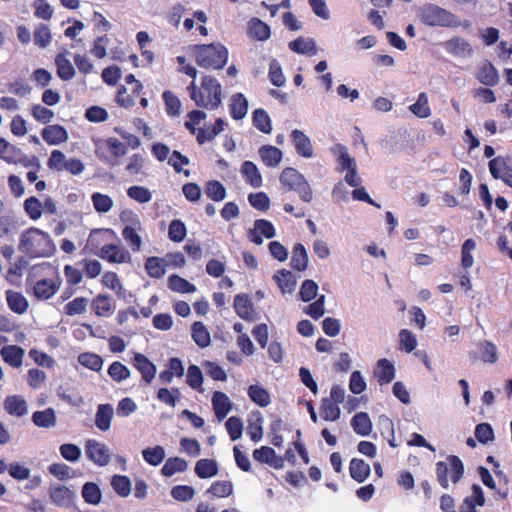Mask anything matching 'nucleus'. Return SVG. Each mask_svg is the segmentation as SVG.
Wrapping results in <instances>:
<instances>
[{"label": "nucleus", "mask_w": 512, "mask_h": 512, "mask_svg": "<svg viewBox=\"0 0 512 512\" xmlns=\"http://www.w3.org/2000/svg\"><path fill=\"white\" fill-rule=\"evenodd\" d=\"M236 314L246 321H253L255 318V311L253 302L247 294H238L234 298L233 303Z\"/></svg>", "instance_id": "13"}, {"label": "nucleus", "mask_w": 512, "mask_h": 512, "mask_svg": "<svg viewBox=\"0 0 512 512\" xmlns=\"http://www.w3.org/2000/svg\"><path fill=\"white\" fill-rule=\"evenodd\" d=\"M211 401L215 416L218 420H223L232 409L229 397L222 391H215Z\"/></svg>", "instance_id": "19"}, {"label": "nucleus", "mask_w": 512, "mask_h": 512, "mask_svg": "<svg viewBox=\"0 0 512 512\" xmlns=\"http://www.w3.org/2000/svg\"><path fill=\"white\" fill-rule=\"evenodd\" d=\"M241 174L247 184L253 188H259L262 185L263 179L257 166L252 161H244L241 165Z\"/></svg>", "instance_id": "24"}, {"label": "nucleus", "mask_w": 512, "mask_h": 512, "mask_svg": "<svg viewBox=\"0 0 512 512\" xmlns=\"http://www.w3.org/2000/svg\"><path fill=\"white\" fill-rule=\"evenodd\" d=\"M289 48L298 54H315L316 44L312 39L298 37L289 43Z\"/></svg>", "instance_id": "49"}, {"label": "nucleus", "mask_w": 512, "mask_h": 512, "mask_svg": "<svg viewBox=\"0 0 512 512\" xmlns=\"http://www.w3.org/2000/svg\"><path fill=\"white\" fill-rule=\"evenodd\" d=\"M374 376L380 385L389 384L395 377V367L388 359H380L374 368Z\"/></svg>", "instance_id": "16"}, {"label": "nucleus", "mask_w": 512, "mask_h": 512, "mask_svg": "<svg viewBox=\"0 0 512 512\" xmlns=\"http://www.w3.org/2000/svg\"><path fill=\"white\" fill-rule=\"evenodd\" d=\"M351 426L360 436H368L372 431V422L366 412L356 413L351 419Z\"/></svg>", "instance_id": "31"}, {"label": "nucleus", "mask_w": 512, "mask_h": 512, "mask_svg": "<svg viewBox=\"0 0 512 512\" xmlns=\"http://www.w3.org/2000/svg\"><path fill=\"white\" fill-rule=\"evenodd\" d=\"M33 423L42 428H50L56 424V415L52 408L35 411L32 415Z\"/></svg>", "instance_id": "41"}, {"label": "nucleus", "mask_w": 512, "mask_h": 512, "mask_svg": "<svg viewBox=\"0 0 512 512\" xmlns=\"http://www.w3.org/2000/svg\"><path fill=\"white\" fill-rule=\"evenodd\" d=\"M207 493L212 494L214 497L225 498L233 493V484L231 481L218 480L211 484Z\"/></svg>", "instance_id": "51"}, {"label": "nucleus", "mask_w": 512, "mask_h": 512, "mask_svg": "<svg viewBox=\"0 0 512 512\" xmlns=\"http://www.w3.org/2000/svg\"><path fill=\"white\" fill-rule=\"evenodd\" d=\"M107 372L112 380L118 383L130 377V370L120 361L112 362Z\"/></svg>", "instance_id": "56"}, {"label": "nucleus", "mask_w": 512, "mask_h": 512, "mask_svg": "<svg viewBox=\"0 0 512 512\" xmlns=\"http://www.w3.org/2000/svg\"><path fill=\"white\" fill-rule=\"evenodd\" d=\"M5 411L12 416L23 417L27 414V403L20 395L7 396L4 400Z\"/></svg>", "instance_id": "22"}, {"label": "nucleus", "mask_w": 512, "mask_h": 512, "mask_svg": "<svg viewBox=\"0 0 512 512\" xmlns=\"http://www.w3.org/2000/svg\"><path fill=\"white\" fill-rule=\"evenodd\" d=\"M18 248L29 258L49 257L55 252V245L48 233L36 227L24 230Z\"/></svg>", "instance_id": "1"}, {"label": "nucleus", "mask_w": 512, "mask_h": 512, "mask_svg": "<svg viewBox=\"0 0 512 512\" xmlns=\"http://www.w3.org/2000/svg\"><path fill=\"white\" fill-rule=\"evenodd\" d=\"M262 236L267 239L275 236V228L273 224L266 219H258L254 222V228L248 231L249 240L256 244L261 245L263 243Z\"/></svg>", "instance_id": "11"}, {"label": "nucleus", "mask_w": 512, "mask_h": 512, "mask_svg": "<svg viewBox=\"0 0 512 512\" xmlns=\"http://www.w3.org/2000/svg\"><path fill=\"white\" fill-rule=\"evenodd\" d=\"M476 78L480 83L489 87L495 86L499 82L497 69L489 61H486L479 67Z\"/></svg>", "instance_id": "21"}, {"label": "nucleus", "mask_w": 512, "mask_h": 512, "mask_svg": "<svg viewBox=\"0 0 512 512\" xmlns=\"http://www.w3.org/2000/svg\"><path fill=\"white\" fill-rule=\"evenodd\" d=\"M248 111V102L242 93L232 95L229 105V112L234 120H241Z\"/></svg>", "instance_id": "26"}, {"label": "nucleus", "mask_w": 512, "mask_h": 512, "mask_svg": "<svg viewBox=\"0 0 512 512\" xmlns=\"http://www.w3.org/2000/svg\"><path fill=\"white\" fill-rule=\"evenodd\" d=\"M111 486L120 497H127L131 492V481L125 475H114L111 479Z\"/></svg>", "instance_id": "53"}, {"label": "nucleus", "mask_w": 512, "mask_h": 512, "mask_svg": "<svg viewBox=\"0 0 512 512\" xmlns=\"http://www.w3.org/2000/svg\"><path fill=\"white\" fill-rule=\"evenodd\" d=\"M350 476L358 483H363L370 475L371 469L363 459L353 458L349 465Z\"/></svg>", "instance_id": "27"}, {"label": "nucleus", "mask_w": 512, "mask_h": 512, "mask_svg": "<svg viewBox=\"0 0 512 512\" xmlns=\"http://www.w3.org/2000/svg\"><path fill=\"white\" fill-rule=\"evenodd\" d=\"M62 279L59 274L52 278H44L37 280L32 287V295L40 301L52 298L60 289Z\"/></svg>", "instance_id": "8"}, {"label": "nucleus", "mask_w": 512, "mask_h": 512, "mask_svg": "<svg viewBox=\"0 0 512 512\" xmlns=\"http://www.w3.org/2000/svg\"><path fill=\"white\" fill-rule=\"evenodd\" d=\"M191 336L194 342L201 348H205L210 345V333L206 326L200 321L193 323Z\"/></svg>", "instance_id": "37"}, {"label": "nucleus", "mask_w": 512, "mask_h": 512, "mask_svg": "<svg viewBox=\"0 0 512 512\" xmlns=\"http://www.w3.org/2000/svg\"><path fill=\"white\" fill-rule=\"evenodd\" d=\"M133 365L141 373L145 383L150 384L153 381L156 375V366L145 355L135 353Z\"/></svg>", "instance_id": "14"}, {"label": "nucleus", "mask_w": 512, "mask_h": 512, "mask_svg": "<svg viewBox=\"0 0 512 512\" xmlns=\"http://www.w3.org/2000/svg\"><path fill=\"white\" fill-rule=\"evenodd\" d=\"M49 497L52 503L58 507H69L74 500V492L64 485L51 486Z\"/></svg>", "instance_id": "12"}, {"label": "nucleus", "mask_w": 512, "mask_h": 512, "mask_svg": "<svg viewBox=\"0 0 512 512\" xmlns=\"http://www.w3.org/2000/svg\"><path fill=\"white\" fill-rule=\"evenodd\" d=\"M187 235V229L184 224L179 219H174L170 222L168 227V237L171 241L175 243L182 242Z\"/></svg>", "instance_id": "54"}, {"label": "nucleus", "mask_w": 512, "mask_h": 512, "mask_svg": "<svg viewBox=\"0 0 512 512\" xmlns=\"http://www.w3.org/2000/svg\"><path fill=\"white\" fill-rule=\"evenodd\" d=\"M127 153V145L115 137L100 140L96 143L95 154L101 161L117 165L118 159Z\"/></svg>", "instance_id": "7"}, {"label": "nucleus", "mask_w": 512, "mask_h": 512, "mask_svg": "<svg viewBox=\"0 0 512 512\" xmlns=\"http://www.w3.org/2000/svg\"><path fill=\"white\" fill-rule=\"evenodd\" d=\"M57 76L63 81L71 80L75 75V69L64 54H57L55 57Z\"/></svg>", "instance_id": "35"}, {"label": "nucleus", "mask_w": 512, "mask_h": 512, "mask_svg": "<svg viewBox=\"0 0 512 512\" xmlns=\"http://www.w3.org/2000/svg\"><path fill=\"white\" fill-rule=\"evenodd\" d=\"M409 110L419 118H427L431 115L428 96L425 92L418 95L417 101L409 106Z\"/></svg>", "instance_id": "44"}, {"label": "nucleus", "mask_w": 512, "mask_h": 512, "mask_svg": "<svg viewBox=\"0 0 512 512\" xmlns=\"http://www.w3.org/2000/svg\"><path fill=\"white\" fill-rule=\"evenodd\" d=\"M122 236L133 252L140 251L142 246V239L135 228L131 226H125L122 230Z\"/></svg>", "instance_id": "60"}, {"label": "nucleus", "mask_w": 512, "mask_h": 512, "mask_svg": "<svg viewBox=\"0 0 512 512\" xmlns=\"http://www.w3.org/2000/svg\"><path fill=\"white\" fill-rule=\"evenodd\" d=\"M9 93L18 97H27L31 93V86L24 79H16L7 84Z\"/></svg>", "instance_id": "64"}, {"label": "nucleus", "mask_w": 512, "mask_h": 512, "mask_svg": "<svg viewBox=\"0 0 512 512\" xmlns=\"http://www.w3.org/2000/svg\"><path fill=\"white\" fill-rule=\"evenodd\" d=\"M419 16L423 24L431 27L457 28L462 25L458 16L436 4L424 5Z\"/></svg>", "instance_id": "5"}, {"label": "nucleus", "mask_w": 512, "mask_h": 512, "mask_svg": "<svg viewBox=\"0 0 512 512\" xmlns=\"http://www.w3.org/2000/svg\"><path fill=\"white\" fill-rule=\"evenodd\" d=\"M88 300L85 297H76L64 307V313L68 316L80 315L86 311Z\"/></svg>", "instance_id": "62"}, {"label": "nucleus", "mask_w": 512, "mask_h": 512, "mask_svg": "<svg viewBox=\"0 0 512 512\" xmlns=\"http://www.w3.org/2000/svg\"><path fill=\"white\" fill-rule=\"evenodd\" d=\"M205 194L211 200L220 202L226 197V189L221 182L211 180L206 183Z\"/></svg>", "instance_id": "52"}, {"label": "nucleus", "mask_w": 512, "mask_h": 512, "mask_svg": "<svg viewBox=\"0 0 512 512\" xmlns=\"http://www.w3.org/2000/svg\"><path fill=\"white\" fill-rule=\"evenodd\" d=\"M188 464L186 460L180 457H170L166 460L161 468V473L165 477H171L177 472H184L187 470Z\"/></svg>", "instance_id": "40"}, {"label": "nucleus", "mask_w": 512, "mask_h": 512, "mask_svg": "<svg viewBox=\"0 0 512 512\" xmlns=\"http://www.w3.org/2000/svg\"><path fill=\"white\" fill-rule=\"evenodd\" d=\"M3 360L12 367L19 368L22 365L24 350L17 345L4 346L1 349Z\"/></svg>", "instance_id": "29"}, {"label": "nucleus", "mask_w": 512, "mask_h": 512, "mask_svg": "<svg viewBox=\"0 0 512 512\" xmlns=\"http://www.w3.org/2000/svg\"><path fill=\"white\" fill-rule=\"evenodd\" d=\"M24 211L26 212V214L28 215V217L31 219V220H38L39 218H41L42 216V213H43V207H42V203L41 201L35 197V196H31L29 198H27L25 201H24Z\"/></svg>", "instance_id": "55"}, {"label": "nucleus", "mask_w": 512, "mask_h": 512, "mask_svg": "<svg viewBox=\"0 0 512 512\" xmlns=\"http://www.w3.org/2000/svg\"><path fill=\"white\" fill-rule=\"evenodd\" d=\"M191 51L197 65L205 69H222L228 61V50L221 43L193 45Z\"/></svg>", "instance_id": "4"}, {"label": "nucleus", "mask_w": 512, "mask_h": 512, "mask_svg": "<svg viewBox=\"0 0 512 512\" xmlns=\"http://www.w3.org/2000/svg\"><path fill=\"white\" fill-rule=\"evenodd\" d=\"M488 166L490 174L494 179H500L512 188V167L507 164L503 157L498 156L491 159Z\"/></svg>", "instance_id": "10"}, {"label": "nucleus", "mask_w": 512, "mask_h": 512, "mask_svg": "<svg viewBox=\"0 0 512 512\" xmlns=\"http://www.w3.org/2000/svg\"><path fill=\"white\" fill-rule=\"evenodd\" d=\"M85 453L87 458L98 466H106L111 460L109 448L104 443L94 439L86 441Z\"/></svg>", "instance_id": "9"}, {"label": "nucleus", "mask_w": 512, "mask_h": 512, "mask_svg": "<svg viewBox=\"0 0 512 512\" xmlns=\"http://www.w3.org/2000/svg\"><path fill=\"white\" fill-rule=\"evenodd\" d=\"M291 267L297 271H304L308 265V255L305 247L297 243L292 250Z\"/></svg>", "instance_id": "38"}, {"label": "nucleus", "mask_w": 512, "mask_h": 512, "mask_svg": "<svg viewBox=\"0 0 512 512\" xmlns=\"http://www.w3.org/2000/svg\"><path fill=\"white\" fill-rule=\"evenodd\" d=\"M417 347L415 335L407 329H402L399 333V349L407 353L412 352Z\"/></svg>", "instance_id": "61"}, {"label": "nucleus", "mask_w": 512, "mask_h": 512, "mask_svg": "<svg viewBox=\"0 0 512 512\" xmlns=\"http://www.w3.org/2000/svg\"><path fill=\"white\" fill-rule=\"evenodd\" d=\"M168 288L173 292L178 293H193L196 291L194 284L190 283L186 279L180 277L177 274H172L168 277Z\"/></svg>", "instance_id": "39"}, {"label": "nucleus", "mask_w": 512, "mask_h": 512, "mask_svg": "<svg viewBox=\"0 0 512 512\" xmlns=\"http://www.w3.org/2000/svg\"><path fill=\"white\" fill-rule=\"evenodd\" d=\"M247 394L250 400L260 407H267L271 402L269 392L260 385H250Z\"/></svg>", "instance_id": "36"}, {"label": "nucleus", "mask_w": 512, "mask_h": 512, "mask_svg": "<svg viewBox=\"0 0 512 512\" xmlns=\"http://www.w3.org/2000/svg\"><path fill=\"white\" fill-rule=\"evenodd\" d=\"M253 125L262 133L269 134L272 130L271 119L264 109H256L253 112Z\"/></svg>", "instance_id": "48"}, {"label": "nucleus", "mask_w": 512, "mask_h": 512, "mask_svg": "<svg viewBox=\"0 0 512 512\" xmlns=\"http://www.w3.org/2000/svg\"><path fill=\"white\" fill-rule=\"evenodd\" d=\"M157 399L171 407H175L177 401L179 400L181 393L179 388L173 387L171 390L168 388H160L157 391Z\"/></svg>", "instance_id": "58"}, {"label": "nucleus", "mask_w": 512, "mask_h": 512, "mask_svg": "<svg viewBox=\"0 0 512 512\" xmlns=\"http://www.w3.org/2000/svg\"><path fill=\"white\" fill-rule=\"evenodd\" d=\"M476 248V242L474 239L469 238L464 241L461 247V265L464 269L472 267L474 259L472 251Z\"/></svg>", "instance_id": "59"}, {"label": "nucleus", "mask_w": 512, "mask_h": 512, "mask_svg": "<svg viewBox=\"0 0 512 512\" xmlns=\"http://www.w3.org/2000/svg\"><path fill=\"white\" fill-rule=\"evenodd\" d=\"M41 136L49 145H59L68 139L66 129L58 124L44 127L41 131Z\"/></svg>", "instance_id": "17"}, {"label": "nucleus", "mask_w": 512, "mask_h": 512, "mask_svg": "<svg viewBox=\"0 0 512 512\" xmlns=\"http://www.w3.org/2000/svg\"><path fill=\"white\" fill-rule=\"evenodd\" d=\"M78 362L92 371L99 372L103 367V358L93 352H83L78 356Z\"/></svg>", "instance_id": "43"}, {"label": "nucleus", "mask_w": 512, "mask_h": 512, "mask_svg": "<svg viewBox=\"0 0 512 512\" xmlns=\"http://www.w3.org/2000/svg\"><path fill=\"white\" fill-rule=\"evenodd\" d=\"M279 180L285 191L296 192L304 202L309 203L312 201L313 192L309 183L295 168H284L280 174Z\"/></svg>", "instance_id": "6"}, {"label": "nucleus", "mask_w": 512, "mask_h": 512, "mask_svg": "<svg viewBox=\"0 0 512 512\" xmlns=\"http://www.w3.org/2000/svg\"><path fill=\"white\" fill-rule=\"evenodd\" d=\"M162 98L167 115L170 117L178 116L181 109V102L179 98L170 90H165L162 94Z\"/></svg>", "instance_id": "47"}, {"label": "nucleus", "mask_w": 512, "mask_h": 512, "mask_svg": "<svg viewBox=\"0 0 512 512\" xmlns=\"http://www.w3.org/2000/svg\"><path fill=\"white\" fill-rule=\"evenodd\" d=\"M253 458L260 462L266 463L275 469L283 467L284 460L282 457H278L273 448L269 446H262L253 451Z\"/></svg>", "instance_id": "15"}, {"label": "nucleus", "mask_w": 512, "mask_h": 512, "mask_svg": "<svg viewBox=\"0 0 512 512\" xmlns=\"http://www.w3.org/2000/svg\"><path fill=\"white\" fill-rule=\"evenodd\" d=\"M320 415L325 421H336L340 418L341 411L338 404L333 403L329 398H324L320 406Z\"/></svg>", "instance_id": "46"}, {"label": "nucleus", "mask_w": 512, "mask_h": 512, "mask_svg": "<svg viewBox=\"0 0 512 512\" xmlns=\"http://www.w3.org/2000/svg\"><path fill=\"white\" fill-rule=\"evenodd\" d=\"M108 233L114 235V231L112 229H94L91 231L87 245L91 248V250L96 253L101 259L112 263V264H122L129 263L131 261V255L127 249L117 244H104L100 247L101 244V236L103 234Z\"/></svg>", "instance_id": "3"}, {"label": "nucleus", "mask_w": 512, "mask_h": 512, "mask_svg": "<svg viewBox=\"0 0 512 512\" xmlns=\"http://www.w3.org/2000/svg\"><path fill=\"white\" fill-rule=\"evenodd\" d=\"M445 49L456 57H467L473 53L470 43L462 37H453L446 41Z\"/></svg>", "instance_id": "20"}, {"label": "nucleus", "mask_w": 512, "mask_h": 512, "mask_svg": "<svg viewBox=\"0 0 512 512\" xmlns=\"http://www.w3.org/2000/svg\"><path fill=\"white\" fill-rule=\"evenodd\" d=\"M191 100L198 107L213 110L219 107L222 99V86L219 81L211 76L202 77L201 85L198 87L193 80L187 87Z\"/></svg>", "instance_id": "2"}, {"label": "nucleus", "mask_w": 512, "mask_h": 512, "mask_svg": "<svg viewBox=\"0 0 512 512\" xmlns=\"http://www.w3.org/2000/svg\"><path fill=\"white\" fill-rule=\"evenodd\" d=\"M291 138L295 149L300 156L304 158H311L313 156V146L310 138L304 132L294 129L291 132Z\"/></svg>", "instance_id": "18"}, {"label": "nucleus", "mask_w": 512, "mask_h": 512, "mask_svg": "<svg viewBox=\"0 0 512 512\" xmlns=\"http://www.w3.org/2000/svg\"><path fill=\"white\" fill-rule=\"evenodd\" d=\"M144 267L149 277L154 279H160L166 273V259L157 256L148 257L145 260Z\"/></svg>", "instance_id": "25"}, {"label": "nucleus", "mask_w": 512, "mask_h": 512, "mask_svg": "<svg viewBox=\"0 0 512 512\" xmlns=\"http://www.w3.org/2000/svg\"><path fill=\"white\" fill-rule=\"evenodd\" d=\"M270 27L258 18H252L249 22V34L252 38L260 41L270 37Z\"/></svg>", "instance_id": "42"}, {"label": "nucleus", "mask_w": 512, "mask_h": 512, "mask_svg": "<svg viewBox=\"0 0 512 512\" xmlns=\"http://www.w3.org/2000/svg\"><path fill=\"white\" fill-rule=\"evenodd\" d=\"M273 278L283 294L292 293L294 291L296 278L291 271L281 269Z\"/></svg>", "instance_id": "32"}, {"label": "nucleus", "mask_w": 512, "mask_h": 512, "mask_svg": "<svg viewBox=\"0 0 512 512\" xmlns=\"http://www.w3.org/2000/svg\"><path fill=\"white\" fill-rule=\"evenodd\" d=\"M259 155L263 163L268 167H276L282 160V151L272 145H263L259 148Z\"/></svg>", "instance_id": "30"}, {"label": "nucleus", "mask_w": 512, "mask_h": 512, "mask_svg": "<svg viewBox=\"0 0 512 512\" xmlns=\"http://www.w3.org/2000/svg\"><path fill=\"white\" fill-rule=\"evenodd\" d=\"M34 43L40 48L47 47L51 42V33L47 25H39L33 33Z\"/></svg>", "instance_id": "63"}, {"label": "nucleus", "mask_w": 512, "mask_h": 512, "mask_svg": "<svg viewBox=\"0 0 512 512\" xmlns=\"http://www.w3.org/2000/svg\"><path fill=\"white\" fill-rule=\"evenodd\" d=\"M82 497L88 504H99L102 498L100 487L94 482H86L82 487Z\"/></svg>", "instance_id": "45"}, {"label": "nucleus", "mask_w": 512, "mask_h": 512, "mask_svg": "<svg viewBox=\"0 0 512 512\" xmlns=\"http://www.w3.org/2000/svg\"><path fill=\"white\" fill-rule=\"evenodd\" d=\"M6 301L9 309L17 314H23L28 309V301L21 292L14 290L6 291Z\"/></svg>", "instance_id": "28"}, {"label": "nucleus", "mask_w": 512, "mask_h": 512, "mask_svg": "<svg viewBox=\"0 0 512 512\" xmlns=\"http://www.w3.org/2000/svg\"><path fill=\"white\" fill-rule=\"evenodd\" d=\"M142 456L148 464L158 466L165 458V450L160 445L148 447L142 451Z\"/></svg>", "instance_id": "50"}, {"label": "nucleus", "mask_w": 512, "mask_h": 512, "mask_svg": "<svg viewBox=\"0 0 512 512\" xmlns=\"http://www.w3.org/2000/svg\"><path fill=\"white\" fill-rule=\"evenodd\" d=\"M91 201L93 203L94 209L98 213H106L113 206V200L109 195L102 194L100 192H95L91 196Z\"/></svg>", "instance_id": "57"}, {"label": "nucleus", "mask_w": 512, "mask_h": 512, "mask_svg": "<svg viewBox=\"0 0 512 512\" xmlns=\"http://www.w3.org/2000/svg\"><path fill=\"white\" fill-rule=\"evenodd\" d=\"M91 307L98 317H109L114 312V304L110 296L98 294L91 302Z\"/></svg>", "instance_id": "23"}, {"label": "nucleus", "mask_w": 512, "mask_h": 512, "mask_svg": "<svg viewBox=\"0 0 512 512\" xmlns=\"http://www.w3.org/2000/svg\"><path fill=\"white\" fill-rule=\"evenodd\" d=\"M113 407L110 404H100L95 415V424L101 431H107L111 426Z\"/></svg>", "instance_id": "34"}, {"label": "nucleus", "mask_w": 512, "mask_h": 512, "mask_svg": "<svg viewBox=\"0 0 512 512\" xmlns=\"http://www.w3.org/2000/svg\"><path fill=\"white\" fill-rule=\"evenodd\" d=\"M195 473L201 479L214 477L218 474V464L213 459L203 458L196 462Z\"/></svg>", "instance_id": "33"}]
</instances>
